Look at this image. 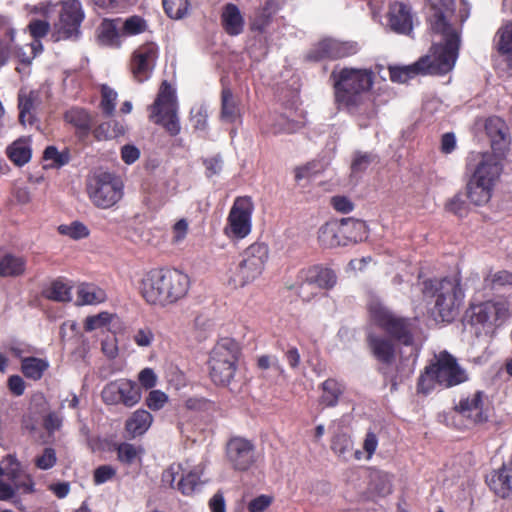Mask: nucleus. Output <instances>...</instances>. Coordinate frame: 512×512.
Returning <instances> with one entry per match:
<instances>
[{"instance_id":"obj_1","label":"nucleus","mask_w":512,"mask_h":512,"mask_svg":"<svg viewBox=\"0 0 512 512\" xmlns=\"http://www.w3.org/2000/svg\"><path fill=\"white\" fill-rule=\"evenodd\" d=\"M430 5V30L433 45L428 54L411 65L389 67L393 82L405 83L417 75L445 74L455 65L458 57L460 36L453 26L454 0H427Z\"/></svg>"},{"instance_id":"obj_2","label":"nucleus","mask_w":512,"mask_h":512,"mask_svg":"<svg viewBox=\"0 0 512 512\" xmlns=\"http://www.w3.org/2000/svg\"><path fill=\"white\" fill-rule=\"evenodd\" d=\"M190 287V277L178 269L155 268L140 281V293L152 305L165 306L183 298Z\"/></svg>"},{"instance_id":"obj_3","label":"nucleus","mask_w":512,"mask_h":512,"mask_svg":"<svg viewBox=\"0 0 512 512\" xmlns=\"http://www.w3.org/2000/svg\"><path fill=\"white\" fill-rule=\"evenodd\" d=\"M423 338L422 332L410 322H376L367 335V343L378 361L390 364L395 359L391 340L405 346H418Z\"/></svg>"},{"instance_id":"obj_4","label":"nucleus","mask_w":512,"mask_h":512,"mask_svg":"<svg viewBox=\"0 0 512 512\" xmlns=\"http://www.w3.org/2000/svg\"><path fill=\"white\" fill-rule=\"evenodd\" d=\"M330 80L337 105L354 111L363 104L365 94L372 88L374 75L369 69L335 68L330 74Z\"/></svg>"},{"instance_id":"obj_5","label":"nucleus","mask_w":512,"mask_h":512,"mask_svg":"<svg viewBox=\"0 0 512 512\" xmlns=\"http://www.w3.org/2000/svg\"><path fill=\"white\" fill-rule=\"evenodd\" d=\"M422 293L424 297L436 298L432 316L442 320L453 317V312L459 308L464 298L460 282L454 278L426 280L423 282Z\"/></svg>"},{"instance_id":"obj_6","label":"nucleus","mask_w":512,"mask_h":512,"mask_svg":"<svg viewBox=\"0 0 512 512\" xmlns=\"http://www.w3.org/2000/svg\"><path fill=\"white\" fill-rule=\"evenodd\" d=\"M337 283L334 270L324 265H312L298 271L294 282L286 283L289 290H294L304 301H310L319 289L330 290Z\"/></svg>"},{"instance_id":"obj_7","label":"nucleus","mask_w":512,"mask_h":512,"mask_svg":"<svg viewBox=\"0 0 512 512\" xmlns=\"http://www.w3.org/2000/svg\"><path fill=\"white\" fill-rule=\"evenodd\" d=\"M149 111L150 120L163 126L170 135L175 136L180 132L176 91L167 80L162 81L155 101L149 106Z\"/></svg>"},{"instance_id":"obj_8","label":"nucleus","mask_w":512,"mask_h":512,"mask_svg":"<svg viewBox=\"0 0 512 512\" xmlns=\"http://www.w3.org/2000/svg\"><path fill=\"white\" fill-rule=\"evenodd\" d=\"M268 258L269 249L266 244H251L242 252L229 283L234 287H243L255 281L262 274Z\"/></svg>"},{"instance_id":"obj_9","label":"nucleus","mask_w":512,"mask_h":512,"mask_svg":"<svg viewBox=\"0 0 512 512\" xmlns=\"http://www.w3.org/2000/svg\"><path fill=\"white\" fill-rule=\"evenodd\" d=\"M433 379L444 387H451L466 381L467 375L452 355L441 352L436 363L427 367L425 374L420 377L419 388L424 390L425 382Z\"/></svg>"},{"instance_id":"obj_10","label":"nucleus","mask_w":512,"mask_h":512,"mask_svg":"<svg viewBox=\"0 0 512 512\" xmlns=\"http://www.w3.org/2000/svg\"><path fill=\"white\" fill-rule=\"evenodd\" d=\"M87 192L92 203L102 209L114 206L122 198V188L116 177L109 172H101L91 177Z\"/></svg>"},{"instance_id":"obj_11","label":"nucleus","mask_w":512,"mask_h":512,"mask_svg":"<svg viewBox=\"0 0 512 512\" xmlns=\"http://www.w3.org/2000/svg\"><path fill=\"white\" fill-rule=\"evenodd\" d=\"M83 19L84 12L79 0H67L63 2L59 21L55 24V40L60 41L78 38Z\"/></svg>"},{"instance_id":"obj_12","label":"nucleus","mask_w":512,"mask_h":512,"mask_svg":"<svg viewBox=\"0 0 512 512\" xmlns=\"http://www.w3.org/2000/svg\"><path fill=\"white\" fill-rule=\"evenodd\" d=\"M159 48L154 42H146L134 50L129 62V70L138 83L147 81L156 66Z\"/></svg>"},{"instance_id":"obj_13","label":"nucleus","mask_w":512,"mask_h":512,"mask_svg":"<svg viewBox=\"0 0 512 512\" xmlns=\"http://www.w3.org/2000/svg\"><path fill=\"white\" fill-rule=\"evenodd\" d=\"M253 210L250 197L236 198L228 216L227 235L240 239L246 237L251 232Z\"/></svg>"},{"instance_id":"obj_14","label":"nucleus","mask_w":512,"mask_h":512,"mask_svg":"<svg viewBox=\"0 0 512 512\" xmlns=\"http://www.w3.org/2000/svg\"><path fill=\"white\" fill-rule=\"evenodd\" d=\"M487 396L483 391L476 390L462 398L455 406V413L465 418L469 424H478L488 419Z\"/></svg>"},{"instance_id":"obj_15","label":"nucleus","mask_w":512,"mask_h":512,"mask_svg":"<svg viewBox=\"0 0 512 512\" xmlns=\"http://www.w3.org/2000/svg\"><path fill=\"white\" fill-rule=\"evenodd\" d=\"M357 52L358 45L356 42L324 38L311 49L308 57L313 60H334L354 55Z\"/></svg>"},{"instance_id":"obj_16","label":"nucleus","mask_w":512,"mask_h":512,"mask_svg":"<svg viewBox=\"0 0 512 512\" xmlns=\"http://www.w3.org/2000/svg\"><path fill=\"white\" fill-rule=\"evenodd\" d=\"M226 457L233 469L248 470L255 462L254 445L241 437H235L226 445Z\"/></svg>"},{"instance_id":"obj_17","label":"nucleus","mask_w":512,"mask_h":512,"mask_svg":"<svg viewBox=\"0 0 512 512\" xmlns=\"http://www.w3.org/2000/svg\"><path fill=\"white\" fill-rule=\"evenodd\" d=\"M502 155L503 154H498L495 152H486L477 155L475 159L476 165L471 177H474L477 179V181H481L493 187L502 171Z\"/></svg>"},{"instance_id":"obj_18","label":"nucleus","mask_w":512,"mask_h":512,"mask_svg":"<svg viewBox=\"0 0 512 512\" xmlns=\"http://www.w3.org/2000/svg\"><path fill=\"white\" fill-rule=\"evenodd\" d=\"M162 483L183 495L192 494V469L180 463L171 464L162 473Z\"/></svg>"},{"instance_id":"obj_19","label":"nucleus","mask_w":512,"mask_h":512,"mask_svg":"<svg viewBox=\"0 0 512 512\" xmlns=\"http://www.w3.org/2000/svg\"><path fill=\"white\" fill-rule=\"evenodd\" d=\"M509 304L504 299L471 304L467 316L473 320H500L509 317Z\"/></svg>"},{"instance_id":"obj_20","label":"nucleus","mask_w":512,"mask_h":512,"mask_svg":"<svg viewBox=\"0 0 512 512\" xmlns=\"http://www.w3.org/2000/svg\"><path fill=\"white\" fill-rule=\"evenodd\" d=\"M485 130L491 140V146L494 152L503 154L511 142L506 123L499 117H489L485 123Z\"/></svg>"},{"instance_id":"obj_21","label":"nucleus","mask_w":512,"mask_h":512,"mask_svg":"<svg viewBox=\"0 0 512 512\" xmlns=\"http://www.w3.org/2000/svg\"><path fill=\"white\" fill-rule=\"evenodd\" d=\"M390 28L401 34H409L412 31L413 21L410 8L402 3L392 4L388 12Z\"/></svg>"},{"instance_id":"obj_22","label":"nucleus","mask_w":512,"mask_h":512,"mask_svg":"<svg viewBox=\"0 0 512 512\" xmlns=\"http://www.w3.org/2000/svg\"><path fill=\"white\" fill-rule=\"evenodd\" d=\"M41 104L38 91L20 92L18 95L19 122L22 125H33L36 121V110Z\"/></svg>"},{"instance_id":"obj_23","label":"nucleus","mask_w":512,"mask_h":512,"mask_svg":"<svg viewBox=\"0 0 512 512\" xmlns=\"http://www.w3.org/2000/svg\"><path fill=\"white\" fill-rule=\"evenodd\" d=\"M348 223H351L354 227H364L363 222L356 221L350 218L342 219L340 223H326L323 226H321L318 232V240L320 244L324 247H335L341 245L339 233L342 232L343 227Z\"/></svg>"},{"instance_id":"obj_24","label":"nucleus","mask_w":512,"mask_h":512,"mask_svg":"<svg viewBox=\"0 0 512 512\" xmlns=\"http://www.w3.org/2000/svg\"><path fill=\"white\" fill-rule=\"evenodd\" d=\"M64 120L75 128V133L80 139L88 137L92 130L93 118L88 110L82 107L67 110L64 113Z\"/></svg>"},{"instance_id":"obj_25","label":"nucleus","mask_w":512,"mask_h":512,"mask_svg":"<svg viewBox=\"0 0 512 512\" xmlns=\"http://www.w3.org/2000/svg\"><path fill=\"white\" fill-rule=\"evenodd\" d=\"M486 482L500 497H507L512 491V463L503 465L487 476Z\"/></svg>"},{"instance_id":"obj_26","label":"nucleus","mask_w":512,"mask_h":512,"mask_svg":"<svg viewBox=\"0 0 512 512\" xmlns=\"http://www.w3.org/2000/svg\"><path fill=\"white\" fill-rule=\"evenodd\" d=\"M240 354V346L234 339L222 337L213 347L209 360L238 363Z\"/></svg>"},{"instance_id":"obj_27","label":"nucleus","mask_w":512,"mask_h":512,"mask_svg":"<svg viewBox=\"0 0 512 512\" xmlns=\"http://www.w3.org/2000/svg\"><path fill=\"white\" fill-rule=\"evenodd\" d=\"M221 23L225 32L230 36H237L243 32V15L233 3H228L222 8Z\"/></svg>"},{"instance_id":"obj_28","label":"nucleus","mask_w":512,"mask_h":512,"mask_svg":"<svg viewBox=\"0 0 512 512\" xmlns=\"http://www.w3.org/2000/svg\"><path fill=\"white\" fill-rule=\"evenodd\" d=\"M210 377L221 386H229L236 375L238 363L209 360Z\"/></svg>"},{"instance_id":"obj_29","label":"nucleus","mask_w":512,"mask_h":512,"mask_svg":"<svg viewBox=\"0 0 512 512\" xmlns=\"http://www.w3.org/2000/svg\"><path fill=\"white\" fill-rule=\"evenodd\" d=\"M153 417L144 409L134 411L125 422V431L132 437L142 436L151 426Z\"/></svg>"},{"instance_id":"obj_30","label":"nucleus","mask_w":512,"mask_h":512,"mask_svg":"<svg viewBox=\"0 0 512 512\" xmlns=\"http://www.w3.org/2000/svg\"><path fill=\"white\" fill-rule=\"evenodd\" d=\"M495 47L512 70V22L501 26L495 35Z\"/></svg>"},{"instance_id":"obj_31","label":"nucleus","mask_w":512,"mask_h":512,"mask_svg":"<svg viewBox=\"0 0 512 512\" xmlns=\"http://www.w3.org/2000/svg\"><path fill=\"white\" fill-rule=\"evenodd\" d=\"M117 460L124 466L141 465L144 448L128 442L116 445Z\"/></svg>"},{"instance_id":"obj_32","label":"nucleus","mask_w":512,"mask_h":512,"mask_svg":"<svg viewBox=\"0 0 512 512\" xmlns=\"http://www.w3.org/2000/svg\"><path fill=\"white\" fill-rule=\"evenodd\" d=\"M106 298L105 291L94 284L82 283L77 288L76 304L79 306L103 303Z\"/></svg>"},{"instance_id":"obj_33","label":"nucleus","mask_w":512,"mask_h":512,"mask_svg":"<svg viewBox=\"0 0 512 512\" xmlns=\"http://www.w3.org/2000/svg\"><path fill=\"white\" fill-rule=\"evenodd\" d=\"M26 270V259L22 256H16L7 253L0 257V276L18 277L24 274Z\"/></svg>"},{"instance_id":"obj_34","label":"nucleus","mask_w":512,"mask_h":512,"mask_svg":"<svg viewBox=\"0 0 512 512\" xmlns=\"http://www.w3.org/2000/svg\"><path fill=\"white\" fill-rule=\"evenodd\" d=\"M240 117L238 101L229 88H223L221 93L220 118L224 122L233 123Z\"/></svg>"},{"instance_id":"obj_35","label":"nucleus","mask_w":512,"mask_h":512,"mask_svg":"<svg viewBox=\"0 0 512 512\" xmlns=\"http://www.w3.org/2000/svg\"><path fill=\"white\" fill-rule=\"evenodd\" d=\"M369 493L373 496L384 497L391 493V476L380 470H372L369 474Z\"/></svg>"},{"instance_id":"obj_36","label":"nucleus","mask_w":512,"mask_h":512,"mask_svg":"<svg viewBox=\"0 0 512 512\" xmlns=\"http://www.w3.org/2000/svg\"><path fill=\"white\" fill-rule=\"evenodd\" d=\"M492 188V186L471 177L467 183V197L475 205H484L491 198Z\"/></svg>"},{"instance_id":"obj_37","label":"nucleus","mask_w":512,"mask_h":512,"mask_svg":"<svg viewBox=\"0 0 512 512\" xmlns=\"http://www.w3.org/2000/svg\"><path fill=\"white\" fill-rule=\"evenodd\" d=\"M48 367L49 363L46 360L34 356L21 360V372L26 378L34 381L40 380Z\"/></svg>"},{"instance_id":"obj_38","label":"nucleus","mask_w":512,"mask_h":512,"mask_svg":"<svg viewBox=\"0 0 512 512\" xmlns=\"http://www.w3.org/2000/svg\"><path fill=\"white\" fill-rule=\"evenodd\" d=\"M279 9V5L275 0H267L265 5L258 9L253 18L251 28L259 32H263L266 27L271 23L273 15Z\"/></svg>"},{"instance_id":"obj_39","label":"nucleus","mask_w":512,"mask_h":512,"mask_svg":"<svg viewBox=\"0 0 512 512\" xmlns=\"http://www.w3.org/2000/svg\"><path fill=\"white\" fill-rule=\"evenodd\" d=\"M31 147L25 139L14 141L7 148V156L17 166H23L31 159Z\"/></svg>"},{"instance_id":"obj_40","label":"nucleus","mask_w":512,"mask_h":512,"mask_svg":"<svg viewBox=\"0 0 512 512\" xmlns=\"http://www.w3.org/2000/svg\"><path fill=\"white\" fill-rule=\"evenodd\" d=\"M120 404L126 407H133L141 400L140 387L133 381L127 379L119 380Z\"/></svg>"},{"instance_id":"obj_41","label":"nucleus","mask_w":512,"mask_h":512,"mask_svg":"<svg viewBox=\"0 0 512 512\" xmlns=\"http://www.w3.org/2000/svg\"><path fill=\"white\" fill-rule=\"evenodd\" d=\"M323 394L321 400L327 406H335L339 396L343 392V387L334 379H328L322 384Z\"/></svg>"},{"instance_id":"obj_42","label":"nucleus","mask_w":512,"mask_h":512,"mask_svg":"<svg viewBox=\"0 0 512 512\" xmlns=\"http://www.w3.org/2000/svg\"><path fill=\"white\" fill-rule=\"evenodd\" d=\"M71 288L60 280H55L45 290V296L54 301L65 302L71 298Z\"/></svg>"},{"instance_id":"obj_43","label":"nucleus","mask_w":512,"mask_h":512,"mask_svg":"<svg viewBox=\"0 0 512 512\" xmlns=\"http://www.w3.org/2000/svg\"><path fill=\"white\" fill-rule=\"evenodd\" d=\"M147 28V22L143 17L132 15L124 21L121 33L124 36H134L145 32Z\"/></svg>"},{"instance_id":"obj_44","label":"nucleus","mask_w":512,"mask_h":512,"mask_svg":"<svg viewBox=\"0 0 512 512\" xmlns=\"http://www.w3.org/2000/svg\"><path fill=\"white\" fill-rule=\"evenodd\" d=\"M116 20L104 19L100 26V40L107 45H114L118 43L119 40V31L117 28Z\"/></svg>"},{"instance_id":"obj_45","label":"nucleus","mask_w":512,"mask_h":512,"mask_svg":"<svg viewBox=\"0 0 512 512\" xmlns=\"http://www.w3.org/2000/svg\"><path fill=\"white\" fill-rule=\"evenodd\" d=\"M117 97V92L110 88L108 85L103 84L101 86L100 108L104 115L109 117L114 114Z\"/></svg>"},{"instance_id":"obj_46","label":"nucleus","mask_w":512,"mask_h":512,"mask_svg":"<svg viewBox=\"0 0 512 512\" xmlns=\"http://www.w3.org/2000/svg\"><path fill=\"white\" fill-rule=\"evenodd\" d=\"M353 448L352 440L344 433L336 434L331 442L332 451L340 458L347 459Z\"/></svg>"},{"instance_id":"obj_47","label":"nucleus","mask_w":512,"mask_h":512,"mask_svg":"<svg viewBox=\"0 0 512 512\" xmlns=\"http://www.w3.org/2000/svg\"><path fill=\"white\" fill-rule=\"evenodd\" d=\"M43 158L46 161H52L54 167H62L70 162L71 154L69 149L58 151L55 146H47L43 153Z\"/></svg>"},{"instance_id":"obj_48","label":"nucleus","mask_w":512,"mask_h":512,"mask_svg":"<svg viewBox=\"0 0 512 512\" xmlns=\"http://www.w3.org/2000/svg\"><path fill=\"white\" fill-rule=\"evenodd\" d=\"M368 310L374 320H399L378 298L370 299Z\"/></svg>"},{"instance_id":"obj_49","label":"nucleus","mask_w":512,"mask_h":512,"mask_svg":"<svg viewBox=\"0 0 512 512\" xmlns=\"http://www.w3.org/2000/svg\"><path fill=\"white\" fill-rule=\"evenodd\" d=\"M162 3L165 13L172 19H181L187 13V0H162Z\"/></svg>"},{"instance_id":"obj_50","label":"nucleus","mask_w":512,"mask_h":512,"mask_svg":"<svg viewBox=\"0 0 512 512\" xmlns=\"http://www.w3.org/2000/svg\"><path fill=\"white\" fill-rule=\"evenodd\" d=\"M58 231L62 235L71 237L72 239H82L89 235L88 228L81 222L75 221L70 225H60Z\"/></svg>"},{"instance_id":"obj_51","label":"nucleus","mask_w":512,"mask_h":512,"mask_svg":"<svg viewBox=\"0 0 512 512\" xmlns=\"http://www.w3.org/2000/svg\"><path fill=\"white\" fill-rule=\"evenodd\" d=\"M35 466L40 470H49L57 463L56 451L54 448L46 447L43 452L36 456Z\"/></svg>"},{"instance_id":"obj_52","label":"nucleus","mask_w":512,"mask_h":512,"mask_svg":"<svg viewBox=\"0 0 512 512\" xmlns=\"http://www.w3.org/2000/svg\"><path fill=\"white\" fill-rule=\"evenodd\" d=\"M208 107L204 104L200 105L196 115L194 116V131L199 133V136L206 138L208 135Z\"/></svg>"},{"instance_id":"obj_53","label":"nucleus","mask_w":512,"mask_h":512,"mask_svg":"<svg viewBox=\"0 0 512 512\" xmlns=\"http://www.w3.org/2000/svg\"><path fill=\"white\" fill-rule=\"evenodd\" d=\"M120 391H119V380L108 383L104 386L101 397L107 405L120 404Z\"/></svg>"},{"instance_id":"obj_54","label":"nucleus","mask_w":512,"mask_h":512,"mask_svg":"<svg viewBox=\"0 0 512 512\" xmlns=\"http://www.w3.org/2000/svg\"><path fill=\"white\" fill-rule=\"evenodd\" d=\"M167 402L168 396L161 390H151L145 399V404L153 411L162 409Z\"/></svg>"},{"instance_id":"obj_55","label":"nucleus","mask_w":512,"mask_h":512,"mask_svg":"<svg viewBox=\"0 0 512 512\" xmlns=\"http://www.w3.org/2000/svg\"><path fill=\"white\" fill-rule=\"evenodd\" d=\"M116 469L111 465H100L93 472V482L95 485L104 484L116 476Z\"/></svg>"},{"instance_id":"obj_56","label":"nucleus","mask_w":512,"mask_h":512,"mask_svg":"<svg viewBox=\"0 0 512 512\" xmlns=\"http://www.w3.org/2000/svg\"><path fill=\"white\" fill-rule=\"evenodd\" d=\"M374 158V155L371 153H355L351 164L352 173L356 174L366 170L368 166L374 161Z\"/></svg>"},{"instance_id":"obj_57","label":"nucleus","mask_w":512,"mask_h":512,"mask_svg":"<svg viewBox=\"0 0 512 512\" xmlns=\"http://www.w3.org/2000/svg\"><path fill=\"white\" fill-rule=\"evenodd\" d=\"M189 229V223L186 219L178 220L173 226L171 230V243L174 245L180 244L187 236Z\"/></svg>"},{"instance_id":"obj_58","label":"nucleus","mask_w":512,"mask_h":512,"mask_svg":"<svg viewBox=\"0 0 512 512\" xmlns=\"http://www.w3.org/2000/svg\"><path fill=\"white\" fill-rule=\"evenodd\" d=\"M28 29L34 40H40L48 34L50 24L45 20L35 19L29 23Z\"/></svg>"},{"instance_id":"obj_59","label":"nucleus","mask_w":512,"mask_h":512,"mask_svg":"<svg viewBox=\"0 0 512 512\" xmlns=\"http://www.w3.org/2000/svg\"><path fill=\"white\" fill-rule=\"evenodd\" d=\"M301 124L295 121H291L286 117H280L277 122L273 125V133H293L299 130Z\"/></svg>"},{"instance_id":"obj_60","label":"nucleus","mask_w":512,"mask_h":512,"mask_svg":"<svg viewBox=\"0 0 512 512\" xmlns=\"http://www.w3.org/2000/svg\"><path fill=\"white\" fill-rule=\"evenodd\" d=\"M111 127L112 122H103L92 130V134L98 141L117 138V134L111 130Z\"/></svg>"},{"instance_id":"obj_61","label":"nucleus","mask_w":512,"mask_h":512,"mask_svg":"<svg viewBox=\"0 0 512 512\" xmlns=\"http://www.w3.org/2000/svg\"><path fill=\"white\" fill-rule=\"evenodd\" d=\"M272 503V497L268 495H260L251 500L248 504L249 512H263Z\"/></svg>"},{"instance_id":"obj_62","label":"nucleus","mask_w":512,"mask_h":512,"mask_svg":"<svg viewBox=\"0 0 512 512\" xmlns=\"http://www.w3.org/2000/svg\"><path fill=\"white\" fill-rule=\"evenodd\" d=\"M140 385L145 389H151L156 385L157 377L151 368H144L138 375Z\"/></svg>"},{"instance_id":"obj_63","label":"nucleus","mask_w":512,"mask_h":512,"mask_svg":"<svg viewBox=\"0 0 512 512\" xmlns=\"http://www.w3.org/2000/svg\"><path fill=\"white\" fill-rule=\"evenodd\" d=\"M446 209L456 215L462 216L466 211V204L462 195L457 194L451 198L446 204Z\"/></svg>"},{"instance_id":"obj_64","label":"nucleus","mask_w":512,"mask_h":512,"mask_svg":"<svg viewBox=\"0 0 512 512\" xmlns=\"http://www.w3.org/2000/svg\"><path fill=\"white\" fill-rule=\"evenodd\" d=\"M7 386L15 396H21L25 391V382L19 375H12L8 378Z\"/></svg>"}]
</instances>
